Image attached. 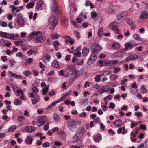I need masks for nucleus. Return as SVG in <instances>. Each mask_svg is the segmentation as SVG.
I'll use <instances>...</instances> for the list:
<instances>
[{"mask_svg":"<svg viewBox=\"0 0 148 148\" xmlns=\"http://www.w3.org/2000/svg\"><path fill=\"white\" fill-rule=\"evenodd\" d=\"M118 76H117L115 75H112L110 76V78L111 79H113L114 80L117 79Z\"/></svg>","mask_w":148,"mask_h":148,"instance_id":"69168bd1","label":"nucleus"},{"mask_svg":"<svg viewBox=\"0 0 148 148\" xmlns=\"http://www.w3.org/2000/svg\"><path fill=\"white\" fill-rule=\"evenodd\" d=\"M67 124L70 130L71 131H73L74 129V119H71L67 122Z\"/></svg>","mask_w":148,"mask_h":148,"instance_id":"0eeeda50","label":"nucleus"},{"mask_svg":"<svg viewBox=\"0 0 148 148\" xmlns=\"http://www.w3.org/2000/svg\"><path fill=\"white\" fill-rule=\"evenodd\" d=\"M25 76L27 77H29L31 75V72L30 71L26 70L23 72Z\"/></svg>","mask_w":148,"mask_h":148,"instance_id":"e433bc0d","label":"nucleus"},{"mask_svg":"<svg viewBox=\"0 0 148 148\" xmlns=\"http://www.w3.org/2000/svg\"><path fill=\"white\" fill-rule=\"evenodd\" d=\"M125 21L127 23L131 25H132L134 24V22L133 20L129 18H126L125 19Z\"/></svg>","mask_w":148,"mask_h":148,"instance_id":"72a5a7b5","label":"nucleus"},{"mask_svg":"<svg viewBox=\"0 0 148 148\" xmlns=\"http://www.w3.org/2000/svg\"><path fill=\"white\" fill-rule=\"evenodd\" d=\"M116 7V6L114 5L110 7L108 11V13L109 14H110L113 13L115 11Z\"/></svg>","mask_w":148,"mask_h":148,"instance_id":"bb28decb","label":"nucleus"},{"mask_svg":"<svg viewBox=\"0 0 148 148\" xmlns=\"http://www.w3.org/2000/svg\"><path fill=\"white\" fill-rule=\"evenodd\" d=\"M35 3L34 2L29 3L27 4L26 5V7L28 9H30L33 7Z\"/></svg>","mask_w":148,"mask_h":148,"instance_id":"79ce46f5","label":"nucleus"},{"mask_svg":"<svg viewBox=\"0 0 148 148\" xmlns=\"http://www.w3.org/2000/svg\"><path fill=\"white\" fill-rule=\"evenodd\" d=\"M54 120L56 121H59L60 119V116L57 114H54L53 115Z\"/></svg>","mask_w":148,"mask_h":148,"instance_id":"a18cd8bd","label":"nucleus"},{"mask_svg":"<svg viewBox=\"0 0 148 148\" xmlns=\"http://www.w3.org/2000/svg\"><path fill=\"white\" fill-rule=\"evenodd\" d=\"M42 35V32L40 31H34L29 34V38L31 39L32 38L37 37Z\"/></svg>","mask_w":148,"mask_h":148,"instance_id":"423d86ee","label":"nucleus"},{"mask_svg":"<svg viewBox=\"0 0 148 148\" xmlns=\"http://www.w3.org/2000/svg\"><path fill=\"white\" fill-rule=\"evenodd\" d=\"M95 59L91 58H90L88 60L87 62V63L88 64H92L95 62Z\"/></svg>","mask_w":148,"mask_h":148,"instance_id":"ea45409f","label":"nucleus"},{"mask_svg":"<svg viewBox=\"0 0 148 148\" xmlns=\"http://www.w3.org/2000/svg\"><path fill=\"white\" fill-rule=\"evenodd\" d=\"M27 42L25 40H23L20 41H15L14 43L16 45L24 46L26 45Z\"/></svg>","mask_w":148,"mask_h":148,"instance_id":"9d476101","label":"nucleus"},{"mask_svg":"<svg viewBox=\"0 0 148 148\" xmlns=\"http://www.w3.org/2000/svg\"><path fill=\"white\" fill-rule=\"evenodd\" d=\"M70 18L71 23L73 25H74V19L73 17V13H71Z\"/></svg>","mask_w":148,"mask_h":148,"instance_id":"c03bdc74","label":"nucleus"},{"mask_svg":"<svg viewBox=\"0 0 148 148\" xmlns=\"http://www.w3.org/2000/svg\"><path fill=\"white\" fill-rule=\"evenodd\" d=\"M13 14L14 15V16H16L20 17L22 16V14L20 13H15V12L14 11Z\"/></svg>","mask_w":148,"mask_h":148,"instance_id":"4d7b16f0","label":"nucleus"},{"mask_svg":"<svg viewBox=\"0 0 148 148\" xmlns=\"http://www.w3.org/2000/svg\"><path fill=\"white\" fill-rule=\"evenodd\" d=\"M16 129L15 126H13L8 129V131L9 132H13Z\"/></svg>","mask_w":148,"mask_h":148,"instance_id":"13d9d810","label":"nucleus"},{"mask_svg":"<svg viewBox=\"0 0 148 148\" xmlns=\"http://www.w3.org/2000/svg\"><path fill=\"white\" fill-rule=\"evenodd\" d=\"M51 10L52 12L55 16H58L59 14L58 9L57 3L56 0H53V3L51 5Z\"/></svg>","mask_w":148,"mask_h":148,"instance_id":"7ed1b4c3","label":"nucleus"},{"mask_svg":"<svg viewBox=\"0 0 148 148\" xmlns=\"http://www.w3.org/2000/svg\"><path fill=\"white\" fill-rule=\"evenodd\" d=\"M0 34L1 36L5 38H9V36H11L10 34L2 32H0Z\"/></svg>","mask_w":148,"mask_h":148,"instance_id":"4be33fe9","label":"nucleus"},{"mask_svg":"<svg viewBox=\"0 0 148 148\" xmlns=\"http://www.w3.org/2000/svg\"><path fill=\"white\" fill-rule=\"evenodd\" d=\"M101 77V75H97L95 78V80L97 82H99L100 81V78Z\"/></svg>","mask_w":148,"mask_h":148,"instance_id":"de8ad7c7","label":"nucleus"},{"mask_svg":"<svg viewBox=\"0 0 148 148\" xmlns=\"http://www.w3.org/2000/svg\"><path fill=\"white\" fill-rule=\"evenodd\" d=\"M25 118L23 116H19L18 118V120L19 122L23 121V120Z\"/></svg>","mask_w":148,"mask_h":148,"instance_id":"774afa93","label":"nucleus"},{"mask_svg":"<svg viewBox=\"0 0 148 148\" xmlns=\"http://www.w3.org/2000/svg\"><path fill=\"white\" fill-rule=\"evenodd\" d=\"M33 138L31 137L27 136L25 140V143L27 145H31L32 143Z\"/></svg>","mask_w":148,"mask_h":148,"instance_id":"dca6fc26","label":"nucleus"},{"mask_svg":"<svg viewBox=\"0 0 148 148\" xmlns=\"http://www.w3.org/2000/svg\"><path fill=\"white\" fill-rule=\"evenodd\" d=\"M14 103L15 105H18L19 104H21L22 101L19 100L17 99L14 101Z\"/></svg>","mask_w":148,"mask_h":148,"instance_id":"864d4df0","label":"nucleus"},{"mask_svg":"<svg viewBox=\"0 0 148 148\" xmlns=\"http://www.w3.org/2000/svg\"><path fill=\"white\" fill-rule=\"evenodd\" d=\"M94 48H93L94 52L97 54L102 49L101 47L98 44H94L93 45Z\"/></svg>","mask_w":148,"mask_h":148,"instance_id":"6e6552de","label":"nucleus"},{"mask_svg":"<svg viewBox=\"0 0 148 148\" xmlns=\"http://www.w3.org/2000/svg\"><path fill=\"white\" fill-rule=\"evenodd\" d=\"M133 36L134 38L137 41H142L143 40L139 34H134L133 35Z\"/></svg>","mask_w":148,"mask_h":148,"instance_id":"f704fd0d","label":"nucleus"},{"mask_svg":"<svg viewBox=\"0 0 148 148\" xmlns=\"http://www.w3.org/2000/svg\"><path fill=\"white\" fill-rule=\"evenodd\" d=\"M52 66L54 68H59L60 66L57 61L54 60L52 62Z\"/></svg>","mask_w":148,"mask_h":148,"instance_id":"5701e85b","label":"nucleus"},{"mask_svg":"<svg viewBox=\"0 0 148 148\" xmlns=\"http://www.w3.org/2000/svg\"><path fill=\"white\" fill-rule=\"evenodd\" d=\"M147 90L146 88H145L144 86H142L141 88V92L143 93H145L147 92Z\"/></svg>","mask_w":148,"mask_h":148,"instance_id":"680f3d73","label":"nucleus"},{"mask_svg":"<svg viewBox=\"0 0 148 148\" xmlns=\"http://www.w3.org/2000/svg\"><path fill=\"white\" fill-rule=\"evenodd\" d=\"M85 5L86 6H90L91 8H93L95 7V6L92 3L89 1H87L85 3Z\"/></svg>","mask_w":148,"mask_h":148,"instance_id":"58836bf2","label":"nucleus"},{"mask_svg":"<svg viewBox=\"0 0 148 148\" xmlns=\"http://www.w3.org/2000/svg\"><path fill=\"white\" fill-rule=\"evenodd\" d=\"M49 22L50 24L53 27H55L57 25V19L55 16L53 15L51 16L49 19Z\"/></svg>","mask_w":148,"mask_h":148,"instance_id":"20e7f679","label":"nucleus"},{"mask_svg":"<svg viewBox=\"0 0 148 148\" xmlns=\"http://www.w3.org/2000/svg\"><path fill=\"white\" fill-rule=\"evenodd\" d=\"M80 50V48L79 47H78L77 49L75 50V56L77 57H79L81 56V53L79 51Z\"/></svg>","mask_w":148,"mask_h":148,"instance_id":"412c9836","label":"nucleus"},{"mask_svg":"<svg viewBox=\"0 0 148 148\" xmlns=\"http://www.w3.org/2000/svg\"><path fill=\"white\" fill-rule=\"evenodd\" d=\"M113 47L115 50H118L120 47V45L117 43H114L112 45Z\"/></svg>","mask_w":148,"mask_h":148,"instance_id":"473e14b6","label":"nucleus"},{"mask_svg":"<svg viewBox=\"0 0 148 148\" xmlns=\"http://www.w3.org/2000/svg\"><path fill=\"white\" fill-rule=\"evenodd\" d=\"M67 69L66 71L68 72L67 73V75L69 76L73 75L74 72V66L73 65L69 64L67 66Z\"/></svg>","mask_w":148,"mask_h":148,"instance_id":"39448f33","label":"nucleus"},{"mask_svg":"<svg viewBox=\"0 0 148 148\" xmlns=\"http://www.w3.org/2000/svg\"><path fill=\"white\" fill-rule=\"evenodd\" d=\"M113 125L117 127L121 126L122 125V121L120 119H119L114 122Z\"/></svg>","mask_w":148,"mask_h":148,"instance_id":"6ab92c4d","label":"nucleus"},{"mask_svg":"<svg viewBox=\"0 0 148 148\" xmlns=\"http://www.w3.org/2000/svg\"><path fill=\"white\" fill-rule=\"evenodd\" d=\"M102 88L104 90V91L106 92H108L109 90V87L108 85L105 86L103 87Z\"/></svg>","mask_w":148,"mask_h":148,"instance_id":"6e6d98bb","label":"nucleus"},{"mask_svg":"<svg viewBox=\"0 0 148 148\" xmlns=\"http://www.w3.org/2000/svg\"><path fill=\"white\" fill-rule=\"evenodd\" d=\"M64 38L65 39V42L66 43H68V42H69L71 45L73 44L74 41L73 39L72 38L69 36H64Z\"/></svg>","mask_w":148,"mask_h":148,"instance_id":"9b49d317","label":"nucleus"},{"mask_svg":"<svg viewBox=\"0 0 148 148\" xmlns=\"http://www.w3.org/2000/svg\"><path fill=\"white\" fill-rule=\"evenodd\" d=\"M122 18H121V17L119 14L116 18V23L119 24L121 23L123 21Z\"/></svg>","mask_w":148,"mask_h":148,"instance_id":"c756f323","label":"nucleus"},{"mask_svg":"<svg viewBox=\"0 0 148 148\" xmlns=\"http://www.w3.org/2000/svg\"><path fill=\"white\" fill-rule=\"evenodd\" d=\"M53 44L54 45L55 49L56 50L58 51L59 48L58 47L59 45V43L58 41H56L53 42Z\"/></svg>","mask_w":148,"mask_h":148,"instance_id":"7c9ffc66","label":"nucleus"},{"mask_svg":"<svg viewBox=\"0 0 148 148\" xmlns=\"http://www.w3.org/2000/svg\"><path fill=\"white\" fill-rule=\"evenodd\" d=\"M85 130L84 128L81 127L79 128L77 132V138H76V143L78 144H80L82 143L81 140L79 139L78 137L80 136H82L84 133Z\"/></svg>","mask_w":148,"mask_h":148,"instance_id":"f03ea898","label":"nucleus"},{"mask_svg":"<svg viewBox=\"0 0 148 148\" xmlns=\"http://www.w3.org/2000/svg\"><path fill=\"white\" fill-rule=\"evenodd\" d=\"M101 136L100 134H98L96 137L94 138V140L95 141H97L99 140L101 138Z\"/></svg>","mask_w":148,"mask_h":148,"instance_id":"a19ab883","label":"nucleus"},{"mask_svg":"<svg viewBox=\"0 0 148 148\" xmlns=\"http://www.w3.org/2000/svg\"><path fill=\"white\" fill-rule=\"evenodd\" d=\"M32 90L33 92L36 94H37L39 92V90L35 87H34L32 88Z\"/></svg>","mask_w":148,"mask_h":148,"instance_id":"338daca9","label":"nucleus"},{"mask_svg":"<svg viewBox=\"0 0 148 148\" xmlns=\"http://www.w3.org/2000/svg\"><path fill=\"white\" fill-rule=\"evenodd\" d=\"M45 38L42 36L36 37L34 39L35 42L36 43H41L44 42L45 40Z\"/></svg>","mask_w":148,"mask_h":148,"instance_id":"1a4fd4ad","label":"nucleus"},{"mask_svg":"<svg viewBox=\"0 0 148 148\" xmlns=\"http://www.w3.org/2000/svg\"><path fill=\"white\" fill-rule=\"evenodd\" d=\"M43 4V2L42 1L40 0L38 1L36 6V8L37 9H39L42 6Z\"/></svg>","mask_w":148,"mask_h":148,"instance_id":"2f4dec72","label":"nucleus"},{"mask_svg":"<svg viewBox=\"0 0 148 148\" xmlns=\"http://www.w3.org/2000/svg\"><path fill=\"white\" fill-rule=\"evenodd\" d=\"M148 13L147 12L145 11H143L141 12L140 15V19H144L146 18L148 15Z\"/></svg>","mask_w":148,"mask_h":148,"instance_id":"a211bd4d","label":"nucleus"},{"mask_svg":"<svg viewBox=\"0 0 148 148\" xmlns=\"http://www.w3.org/2000/svg\"><path fill=\"white\" fill-rule=\"evenodd\" d=\"M103 34V29L102 28L99 29L97 36L101 37L102 36Z\"/></svg>","mask_w":148,"mask_h":148,"instance_id":"4c0bfd02","label":"nucleus"},{"mask_svg":"<svg viewBox=\"0 0 148 148\" xmlns=\"http://www.w3.org/2000/svg\"><path fill=\"white\" fill-rule=\"evenodd\" d=\"M125 48L124 49V51L129 50L131 49L134 46L132 45L130 43H126L125 44Z\"/></svg>","mask_w":148,"mask_h":148,"instance_id":"2eb2a0df","label":"nucleus"},{"mask_svg":"<svg viewBox=\"0 0 148 148\" xmlns=\"http://www.w3.org/2000/svg\"><path fill=\"white\" fill-rule=\"evenodd\" d=\"M128 13L127 11H125L120 13L119 15L121 17V18H124L127 16Z\"/></svg>","mask_w":148,"mask_h":148,"instance_id":"c9c22d12","label":"nucleus"},{"mask_svg":"<svg viewBox=\"0 0 148 148\" xmlns=\"http://www.w3.org/2000/svg\"><path fill=\"white\" fill-rule=\"evenodd\" d=\"M10 7L12 8V14H13L14 11L15 12V13H17L21 11L18 8L16 7L15 6H10Z\"/></svg>","mask_w":148,"mask_h":148,"instance_id":"a878e982","label":"nucleus"},{"mask_svg":"<svg viewBox=\"0 0 148 148\" xmlns=\"http://www.w3.org/2000/svg\"><path fill=\"white\" fill-rule=\"evenodd\" d=\"M88 103V99L86 98L84 99L80 103L81 106H84L87 105Z\"/></svg>","mask_w":148,"mask_h":148,"instance_id":"c85d7f7f","label":"nucleus"},{"mask_svg":"<svg viewBox=\"0 0 148 148\" xmlns=\"http://www.w3.org/2000/svg\"><path fill=\"white\" fill-rule=\"evenodd\" d=\"M49 85H47L43 88L42 90V94L43 95H46L48 92L49 90Z\"/></svg>","mask_w":148,"mask_h":148,"instance_id":"f3484780","label":"nucleus"},{"mask_svg":"<svg viewBox=\"0 0 148 148\" xmlns=\"http://www.w3.org/2000/svg\"><path fill=\"white\" fill-rule=\"evenodd\" d=\"M91 17L92 18H94L96 17L97 16V14L96 12L93 11L92 12L91 14Z\"/></svg>","mask_w":148,"mask_h":148,"instance_id":"3c124183","label":"nucleus"},{"mask_svg":"<svg viewBox=\"0 0 148 148\" xmlns=\"http://www.w3.org/2000/svg\"><path fill=\"white\" fill-rule=\"evenodd\" d=\"M115 106V104L112 102H111L109 103V108L113 109Z\"/></svg>","mask_w":148,"mask_h":148,"instance_id":"e2e57ef3","label":"nucleus"},{"mask_svg":"<svg viewBox=\"0 0 148 148\" xmlns=\"http://www.w3.org/2000/svg\"><path fill=\"white\" fill-rule=\"evenodd\" d=\"M112 96L110 95L104 98V99L105 101H106V100L108 99H109L110 100L112 99Z\"/></svg>","mask_w":148,"mask_h":148,"instance_id":"0e129e2a","label":"nucleus"},{"mask_svg":"<svg viewBox=\"0 0 148 148\" xmlns=\"http://www.w3.org/2000/svg\"><path fill=\"white\" fill-rule=\"evenodd\" d=\"M138 57V56L136 54L133 55H130L126 58L125 61L127 62L130 60H133L137 58Z\"/></svg>","mask_w":148,"mask_h":148,"instance_id":"ddd939ff","label":"nucleus"},{"mask_svg":"<svg viewBox=\"0 0 148 148\" xmlns=\"http://www.w3.org/2000/svg\"><path fill=\"white\" fill-rule=\"evenodd\" d=\"M110 28H112L113 30L116 33H118L119 32V30L118 29L116 28L115 26L113 25V23L110 24Z\"/></svg>","mask_w":148,"mask_h":148,"instance_id":"cd10ccee","label":"nucleus"},{"mask_svg":"<svg viewBox=\"0 0 148 148\" xmlns=\"http://www.w3.org/2000/svg\"><path fill=\"white\" fill-rule=\"evenodd\" d=\"M24 94V92L21 90H17L16 91V95L17 96H20V95H23Z\"/></svg>","mask_w":148,"mask_h":148,"instance_id":"603ef678","label":"nucleus"},{"mask_svg":"<svg viewBox=\"0 0 148 148\" xmlns=\"http://www.w3.org/2000/svg\"><path fill=\"white\" fill-rule=\"evenodd\" d=\"M17 22L20 26H22L24 25V21L22 18L18 17L17 18Z\"/></svg>","mask_w":148,"mask_h":148,"instance_id":"aec40b11","label":"nucleus"},{"mask_svg":"<svg viewBox=\"0 0 148 148\" xmlns=\"http://www.w3.org/2000/svg\"><path fill=\"white\" fill-rule=\"evenodd\" d=\"M69 94V92H67L66 93L63 94L62 95V96L60 99L61 101L64 100Z\"/></svg>","mask_w":148,"mask_h":148,"instance_id":"37998d69","label":"nucleus"},{"mask_svg":"<svg viewBox=\"0 0 148 148\" xmlns=\"http://www.w3.org/2000/svg\"><path fill=\"white\" fill-rule=\"evenodd\" d=\"M135 115L136 116H137V118H139L142 116L143 114L140 112H138L135 113Z\"/></svg>","mask_w":148,"mask_h":148,"instance_id":"09e8293b","label":"nucleus"},{"mask_svg":"<svg viewBox=\"0 0 148 148\" xmlns=\"http://www.w3.org/2000/svg\"><path fill=\"white\" fill-rule=\"evenodd\" d=\"M10 35L11 36H9V38L10 39L16 40L19 37V36L18 34H16L15 35L11 34Z\"/></svg>","mask_w":148,"mask_h":148,"instance_id":"393cba45","label":"nucleus"},{"mask_svg":"<svg viewBox=\"0 0 148 148\" xmlns=\"http://www.w3.org/2000/svg\"><path fill=\"white\" fill-rule=\"evenodd\" d=\"M80 75V73L79 71L75 70V79L79 77Z\"/></svg>","mask_w":148,"mask_h":148,"instance_id":"8fccbe9b","label":"nucleus"},{"mask_svg":"<svg viewBox=\"0 0 148 148\" xmlns=\"http://www.w3.org/2000/svg\"><path fill=\"white\" fill-rule=\"evenodd\" d=\"M61 23L62 26L64 27H66L68 25V20L67 18H63L61 19Z\"/></svg>","mask_w":148,"mask_h":148,"instance_id":"4468645a","label":"nucleus"},{"mask_svg":"<svg viewBox=\"0 0 148 148\" xmlns=\"http://www.w3.org/2000/svg\"><path fill=\"white\" fill-rule=\"evenodd\" d=\"M49 120L46 118H41L38 119L37 121L36 124L38 126H40L44 124H46L43 127V129L45 131H47L49 127Z\"/></svg>","mask_w":148,"mask_h":148,"instance_id":"f257e3e1","label":"nucleus"},{"mask_svg":"<svg viewBox=\"0 0 148 148\" xmlns=\"http://www.w3.org/2000/svg\"><path fill=\"white\" fill-rule=\"evenodd\" d=\"M97 53H95L93 52L90 58L92 59H94L96 61L97 58Z\"/></svg>","mask_w":148,"mask_h":148,"instance_id":"49530a36","label":"nucleus"},{"mask_svg":"<svg viewBox=\"0 0 148 148\" xmlns=\"http://www.w3.org/2000/svg\"><path fill=\"white\" fill-rule=\"evenodd\" d=\"M75 36L76 38L77 39H79L81 38V35L80 33L77 31H75Z\"/></svg>","mask_w":148,"mask_h":148,"instance_id":"5fc2aeb1","label":"nucleus"},{"mask_svg":"<svg viewBox=\"0 0 148 148\" xmlns=\"http://www.w3.org/2000/svg\"><path fill=\"white\" fill-rule=\"evenodd\" d=\"M51 57L50 56L47 55H45L42 56V60L45 63H47L49 62Z\"/></svg>","mask_w":148,"mask_h":148,"instance_id":"f8f14e48","label":"nucleus"},{"mask_svg":"<svg viewBox=\"0 0 148 148\" xmlns=\"http://www.w3.org/2000/svg\"><path fill=\"white\" fill-rule=\"evenodd\" d=\"M89 52L88 49L84 48L82 51V53L83 55L84 56H86Z\"/></svg>","mask_w":148,"mask_h":148,"instance_id":"b1692460","label":"nucleus"},{"mask_svg":"<svg viewBox=\"0 0 148 148\" xmlns=\"http://www.w3.org/2000/svg\"><path fill=\"white\" fill-rule=\"evenodd\" d=\"M50 146V144L48 142H47L42 144V146L44 148L49 147Z\"/></svg>","mask_w":148,"mask_h":148,"instance_id":"bf43d9fd","label":"nucleus"},{"mask_svg":"<svg viewBox=\"0 0 148 148\" xmlns=\"http://www.w3.org/2000/svg\"><path fill=\"white\" fill-rule=\"evenodd\" d=\"M16 75V74L15 73H13L11 71H10L9 72V73H8L9 75V76H11L13 78L15 77Z\"/></svg>","mask_w":148,"mask_h":148,"instance_id":"052dcab7","label":"nucleus"}]
</instances>
